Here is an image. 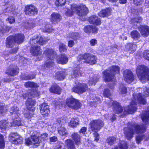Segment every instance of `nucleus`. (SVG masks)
I'll list each match as a JSON object with an SVG mask.
<instances>
[{
	"label": "nucleus",
	"mask_w": 149,
	"mask_h": 149,
	"mask_svg": "<svg viewBox=\"0 0 149 149\" xmlns=\"http://www.w3.org/2000/svg\"><path fill=\"white\" fill-rule=\"evenodd\" d=\"M131 36L134 40H137L141 36L138 31L136 30H134L131 33Z\"/></svg>",
	"instance_id": "31"
},
{
	"label": "nucleus",
	"mask_w": 149,
	"mask_h": 149,
	"mask_svg": "<svg viewBox=\"0 0 149 149\" xmlns=\"http://www.w3.org/2000/svg\"><path fill=\"white\" fill-rule=\"evenodd\" d=\"M13 37L14 38V39L15 43H17L18 44L22 43L24 38V35L21 34H17Z\"/></svg>",
	"instance_id": "27"
},
{
	"label": "nucleus",
	"mask_w": 149,
	"mask_h": 149,
	"mask_svg": "<svg viewBox=\"0 0 149 149\" xmlns=\"http://www.w3.org/2000/svg\"><path fill=\"white\" fill-rule=\"evenodd\" d=\"M129 46L130 47V49L131 50V51H133L134 52L136 50V45L135 44H132L130 43L129 44Z\"/></svg>",
	"instance_id": "60"
},
{
	"label": "nucleus",
	"mask_w": 149,
	"mask_h": 149,
	"mask_svg": "<svg viewBox=\"0 0 149 149\" xmlns=\"http://www.w3.org/2000/svg\"><path fill=\"white\" fill-rule=\"evenodd\" d=\"M24 85L26 87L36 88L38 87L37 84L30 81L25 82Z\"/></svg>",
	"instance_id": "39"
},
{
	"label": "nucleus",
	"mask_w": 149,
	"mask_h": 149,
	"mask_svg": "<svg viewBox=\"0 0 149 149\" xmlns=\"http://www.w3.org/2000/svg\"><path fill=\"white\" fill-rule=\"evenodd\" d=\"M57 123L58 124V128L59 127L58 130L59 134L61 136H65L67 134V132L65 128L61 126L62 124L65 123V121L63 118H59L57 119Z\"/></svg>",
	"instance_id": "9"
},
{
	"label": "nucleus",
	"mask_w": 149,
	"mask_h": 149,
	"mask_svg": "<svg viewBox=\"0 0 149 149\" xmlns=\"http://www.w3.org/2000/svg\"><path fill=\"white\" fill-rule=\"evenodd\" d=\"M38 44L41 45L45 44L49 40L47 38L41 36H38Z\"/></svg>",
	"instance_id": "34"
},
{
	"label": "nucleus",
	"mask_w": 149,
	"mask_h": 149,
	"mask_svg": "<svg viewBox=\"0 0 149 149\" xmlns=\"http://www.w3.org/2000/svg\"><path fill=\"white\" fill-rule=\"evenodd\" d=\"M68 60V58L65 54H62L58 56L56 58L57 62L58 63L64 64L66 63Z\"/></svg>",
	"instance_id": "21"
},
{
	"label": "nucleus",
	"mask_w": 149,
	"mask_h": 149,
	"mask_svg": "<svg viewBox=\"0 0 149 149\" xmlns=\"http://www.w3.org/2000/svg\"><path fill=\"white\" fill-rule=\"evenodd\" d=\"M50 91L53 93L60 94L61 93L60 88L56 84L52 86L49 89Z\"/></svg>",
	"instance_id": "28"
},
{
	"label": "nucleus",
	"mask_w": 149,
	"mask_h": 149,
	"mask_svg": "<svg viewBox=\"0 0 149 149\" xmlns=\"http://www.w3.org/2000/svg\"><path fill=\"white\" fill-rule=\"evenodd\" d=\"M25 12L26 15L32 16L36 15L38 13V10L35 6L30 5L25 7Z\"/></svg>",
	"instance_id": "10"
},
{
	"label": "nucleus",
	"mask_w": 149,
	"mask_h": 149,
	"mask_svg": "<svg viewBox=\"0 0 149 149\" xmlns=\"http://www.w3.org/2000/svg\"><path fill=\"white\" fill-rule=\"evenodd\" d=\"M143 121L146 124H147L149 122V111L146 112L142 117Z\"/></svg>",
	"instance_id": "37"
},
{
	"label": "nucleus",
	"mask_w": 149,
	"mask_h": 149,
	"mask_svg": "<svg viewBox=\"0 0 149 149\" xmlns=\"http://www.w3.org/2000/svg\"><path fill=\"white\" fill-rule=\"evenodd\" d=\"M89 22L92 24L97 25H100L101 23V21L100 18L96 16H93L90 17L89 19Z\"/></svg>",
	"instance_id": "22"
},
{
	"label": "nucleus",
	"mask_w": 149,
	"mask_h": 149,
	"mask_svg": "<svg viewBox=\"0 0 149 149\" xmlns=\"http://www.w3.org/2000/svg\"><path fill=\"white\" fill-rule=\"evenodd\" d=\"M139 30L142 36L144 37H147L149 35V27L147 26L141 25Z\"/></svg>",
	"instance_id": "17"
},
{
	"label": "nucleus",
	"mask_w": 149,
	"mask_h": 149,
	"mask_svg": "<svg viewBox=\"0 0 149 149\" xmlns=\"http://www.w3.org/2000/svg\"><path fill=\"white\" fill-rule=\"evenodd\" d=\"M30 52L33 56L40 55L42 53V50L40 47L34 46H32L30 50Z\"/></svg>",
	"instance_id": "20"
},
{
	"label": "nucleus",
	"mask_w": 149,
	"mask_h": 149,
	"mask_svg": "<svg viewBox=\"0 0 149 149\" xmlns=\"http://www.w3.org/2000/svg\"><path fill=\"white\" fill-rule=\"evenodd\" d=\"M71 9L72 12L70 11L67 12L66 14L69 16H71L73 13L77 14L80 16H83L86 15L88 13L87 8L85 6L82 5L81 6H78L76 4H73L71 6Z\"/></svg>",
	"instance_id": "5"
},
{
	"label": "nucleus",
	"mask_w": 149,
	"mask_h": 149,
	"mask_svg": "<svg viewBox=\"0 0 149 149\" xmlns=\"http://www.w3.org/2000/svg\"><path fill=\"white\" fill-rule=\"evenodd\" d=\"M65 0H56V4L57 6H62L64 5Z\"/></svg>",
	"instance_id": "53"
},
{
	"label": "nucleus",
	"mask_w": 149,
	"mask_h": 149,
	"mask_svg": "<svg viewBox=\"0 0 149 149\" xmlns=\"http://www.w3.org/2000/svg\"><path fill=\"white\" fill-rule=\"evenodd\" d=\"M7 122L5 120H3L0 122V129L2 131L5 130L7 127Z\"/></svg>",
	"instance_id": "44"
},
{
	"label": "nucleus",
	"mask_w": 149,
	"mask_h": 149,
	"mask_svg": "<svg viewBox=\"0 0 149 149\" xmlns=\"http://www.w3.org/2000/svg\"><path fill=\"white\" fill-rule=\"evenodd\" d=\"M97 59V58L95 56L88 53L80 54L77 58L79 65L82 61L84 62H86L91 65H93L96 63Z\"/></svg>",
	"instance_id": "6"
},
{
	"label": "nucleus",
	"mask_w": 149,
	"mask_h": 149,
	"mask_svg": "<svg viewBox=\"0 0 149 149\" xmlns=\"http://www.w3.org/2000/svg\"><path fill=\"white\" fill-rule=\"evenodd\" d=\"M116 141V139L114 137H110L107 140V142L109 145H111L113 144Z\"/></svg>",
	"instance_id": "47"
},
{
	"label": "nucleus",
	"mask_w": 149,
	"mask_h": 149,
	"mask_svg": "<svg viewBox=\"0 0 149 149\" xmlns=\"http://www.w3.org/2000/svg\"><path fill=\"white\" fill-rule=\"evenodd\" d=\"M36 101L34 100L32 98H29L27 100L26 105L28 109L29 110L33 111L35 110V108L34 106L35 105Z\"/></svg>",
	"instance_id": "18"
},
{
	"label": "nucleus",
	"mask_w": 149,
	"mask_h": 149,
	"mask_svg": "<svg viewBox=\"0 0 149 149\" xmlns=\"http://www.w3.org/2000/svg\"><path fill=\"white\" fill-rule=\"evenodd\" d=\"M53 60L47 59L44 65L46 69L49 68L53 66L54 63L52 61Z\"/></svg>",
	"instance_id": "32"
},
{
	"label": "nucleus",
	"mask_w": 149,
	"mask_h": 149,
	"mask_svg": "<svg viewBox=\"0 0 149 149\" xmlns=\"http://www.w3.org/2000/svg\"><path fill=\"white\" fill-rule=\"evenodd\" d=\"M119 91L122 94H125L127 92V89L125 86L122 85L120 86L119 88Z\"/></svg>",
	"instance_id": "49"
},
{
	"label": "nucleus",
	"mask_w": 149,
	"mask_h": 149,
	"mask_svg": "<svg viewBox=\"0 0 149 149\" xmlns=\"http://www.w3.org/2000/svg\"><path fill=\"white\" fill-rule=\"evenodd\" d=\"M65 143L68 149H75L74 143L71 140L68 139L66 140Z\"/></svg>",
	"instance_id": "30"
},
{
	"label": "nucleus",
	"mask_w": 149,
	"mask_h": 149,
	"mask_svg": "<svg viewBox=\"0 0 149 149\" xmlns=\"http://www.w3.org/2000/svg\"><path fill=\"white\" fill-rule=\"evenodd\" d=\"M44 29L47 32H51L52 26L48 22L45 23L43 24Z\"/></svg>",
	"instance_id": "43"
},
{
	"label": "nucleus",
	"mask_w": 149,
	"mask_h": 149,
	"mask_svg": "<svg viewBox=\"0 0 149 149\" xmlns=\"http://www.w3.org/2000/svg\"><path fill=\"white\" fill-rule=\"evenodd\" d=\"M136 74L141 81L144 83L149 81V69L143 65H139L136 68Z\"/></svg>",
	"instance_id": "1"
},
{
	"label": "nucleus",
	"mask_w": 149,
	"mask_h": 149,
	"mask_svg": "<svg viewBox=\"0 0 149 149\" xmlns=\"http://www.w3.org/2000/svg\"><path fill=\"white\" fill-rule=\"evenodd\" d=\"M22 25L27 29L32 28L35 26V24L31 21L25 23H23Z\"/></svg>",
	"instance_id": "35"
},
{
	"label": "nucleus",
	"mask_w": 149,
	"mask_h": 149,
	"mask_svg": "<svg viewBox=\"0 0 149 149\" xmlns=\"http://www.w3.org/2000/svg\"><path fill=\"white\" fill-rule=\"evenodd\" d=\"M19 72V69L15 65H11L6 70V73L12 76L17 75Z\"/></svg>",
	"instance_id": "12"
},
{
	"label": "nucleus",
	"mask_w": 149,
	"mask_h": 149,
	"mask_svg": "<svg viewBox=\"0 0 149 149\" xmlns=\"http://www.w3.org/2000/svg\"><path fill=\"white\" fill-rule=\"evenodd\" d=\"M91 128L93 131L96 132L99 130L104 125V123L102 120H93L89 124ZM95 137V140L97 141L99 139V134L96 132L94 133Z\"/></svg>",
	"instance_id": "7"
},
{
	"label": "nucleus",
	"mask_w": 149,
	"mask_h": 149,
	"mask_svg": "<svg viewBox=\"0 0 149 149\" xmlns=\"http://www.w3.org/2000/svg\"><path fill=\"white\" fill-rule=\"evenodd\" d=\"M88 89L87 85L85 84H79L77 86L72 88L73 91L79 94H81L85 92Z\"/></svg>",
	"instance_id": "11"
},
{
	"label": "nucleus",
	"mask_w": 149,
	"mask_h": 149,
	"mask_svg": "<svg viewBox=\"0 0 149 149\" xmlns=\"http://www.w3.org/2000/svg\"><path fill=\"white\" fill-rule=\"evenodd\" d=\"M120 68L117 65H113L103 72V77L106 81H109L114 79V75L119 73Z\"/></svg>",
	"instance_id": "4"
},
{
	"label": "nucleus",
	"mask_w": 149,
	"mask_h": 149,
	"mask_svg": "<svg viewBox=\"0 0 149 149\" xmlns=\"http://www.w3.org/2000/svg\"><path fill=\"white\" fill-rule=\"evenodd\" d=\"M14 38L13 36H11L7 38L6 43L7 47H12L15 42L14 39Z\"/></svg>",
	"instance_id": "25"
},
{
	"label": "nucleus",
	"mask_w": 149,
	"mask_h": 149,
	"mask_svg": "<svg viewBox=\"0 0 149 149\" xmlns=\"http://www.w3.org/2000/svg\"><path fill=\"white\" fill-rule=\"evenodd\" d=\"M73 103V106L74 107V108H71V109H77L80 108L81 104L80 102L77 100L74 99Z\"/></svg>",
	"instance_id": "42"
},
{
	"label": "nucleus",
	"mask_w": 149,
	"mask_h": 149,
	"mask_svg": "<svg viewBox=\"0 0 149 149\" xmlns=\"http://www.w3.org/2000/svg\"><path fill=\"white\" fill-rule=\"evenodd\" d=\"M78 122L79 120L77 118H73L71 119L69 124L71 127H74L78 124Z\"/></svg>",
	"instance_id": "36"
},
{
	"label": "nucleus",
	"mask_w": 149,
	"mask_h": 149,
	"mask_svg": "<svg viewBox=\"0 0 149 149\" xmlns=\"http://www.w3.org/2000/svg\"><path fill=\"white\" fill-rule=\"evenodd\" d=\"M11 29V27L4 25L3 22L0 20V32L3 33L6 31H9Z\"/></svg>",
	"instance_id": "29"
},
{
	"label": "nucleus",
	"mask_w": 149,
	"mask_h": 149,
	"mask_svg": "<svg viewBox=\"0 0 149 149\" xmlns=\"http://www.w3.org/2000/svg\"><path fill=\"white\" fill-rule=\"evenodd\" d=\"M12 110L10 112V113H12V114H16L17 113V108L16 107H14L11 108Z\"/></svg>",
	"instance_id": "63"
},
{
	"label": "nucleus",
	"mask_w": 149,
	"mask_h": 149,
	"mask_svg": "<svg viewBox=\"0 0 149 149\" xmlns=\"http://www.w3.org/2000/svg\"><path fill=\"white\" fill-rule=\"evenodd\" d=\"M15 139H16L15 141H16L17 143V144H21L23 142L22 137L17 133L15 137Z\"/></svg>",
	"instance_id": "51"
},
{
	"label": "nucleus",
	"mask_w": 149,
	"mask_h": 149,
	"mask_svg": "<svg viewBox=\"0 0 149 149\" xmlns=\"http://www.w3.org/2000/svg\"><path fill=\"white\" fill-rule=\"evenodd\" d=\"M61 18L60 15L57 13H54L51 16V20L52 23H55L59 21Z\"/></svg>",
	"instance_id": "24"
},
{
	"label": "nucleus",
	"mask_w": 149,
	"mask_h": 149,
	"mask_svg": "<svg viewBox=\"0 0 149 149\" xmlns=\"http://www.w3.org/2000/svg\"><path fill=\"white\" fill-rule=\"evenodd\" d=\"M48 134L46 133H44L41 134L40 136H39L40 139H41V142L42 141H45L48 139Z\"/></svg>",
	"instance_id": "48"
},
{
	"label": "nucleus",
	"mask_w": 149,
	"mask_h": 149,
	"mask_svg": "<svg viewBox=\"0 0 149 149\" xmlns=\"http://www.w3.org/2000/svg\"><path fill=\"white\" fill-rule=\"evenodd\" d=\"M65 72L63 71H60L57 72L56 74V77L59 80H62L64 79L65 77Z\"/></svg>",
	"instance_id": "33"
},
{
	"label": "nucleus",
	"mask_w": 149,
	"mask_h": 149,
	"mask_svg": "<svg viewBox=\"0 0 149 149\" xmlns=\"http://www.w3.org/2000/svg\"><path fill=\"white\" fill-rule=\"evenodd\" d=\"M21 125V122L19 118H16V120H15L13 122H11V126H19Z\"/></svg>",
	"instance_id": "41"
},
{
	"label": "nucleus",
	"mask_w": 149,
	"mask_h": 149,
	"mask_svg": "<svg viewBox=\"0 0 149 149\" xmlns=\"http://www.w3.org/2000/svg\"><path fill=\"white\" fill-rule=\"evenodd\" d=\"M103 95L105 97L109 98L111 93L108 89H104L103 91Z\"/></svg>",
	"instance_id": "54"
},
{
	"label": "nucleus",
	"mask_w": 149,
	"mask_h": 149,
	"mask_svg": "<svg viewBox=\"0 0 149 149\" xmlns=\"http://www.w3.org/2000/svg\"><path fill=\"white\" fill-rule=\"evenodd\" d=\"M90 45L91 46H94L97 43V40L94 39H92L89 41Z\"/></svg>",
	"instance_id": "59"
},
{
	"label": "nucleus",
	"mask_w": 149,
	"mask_h": 149,
	"mask_svg": "<svg viewBox=\"0 0 149 149\" xmlns=\"http://www.w3.org/2000/svg\"><path fill=\"white\" fill-rule=\"evenodd\" d=\"M39 139V137L36 136H31L30 138L26 139L25 144L29 146L33 145L35 146H39L41 141Z\"/></svg>",
	"instance_id": "8"
},
{
	"label": "nucleus",
	"mask_w": 149,
	"mask_h": 149,
	"mask_svg": "<svg viewBox=\"0 0 149 149\" xmlns=\"http://www.w3.org/2000/svg\"><path fill=\"white\" fill-rule=\"evenodd\" d=\"M134 100H133L130 106L125 108V111L128 113L132 114L136 111L137 109L136 104L139 102L143 104H145L146 101L145 97L142 96L140 93L138 94L134 97Z\"/></svg>",
	"instance_id": "2"
},
{
	"label": "nucleus",
	"mask_w": 149,
	"mask_h": 149,
	"mask_svg": "<svg viewBox=\"0 0 149 149\" xmlns=\"http://www.w3.org/2000/svg\"><path fill=\"white\" fill-rule=\"evenodd\" d=\"M110 103L112 104L113 111L115 113L118 114L122 112L123 109L119 103L117 102L111 101Z\"/></svg>",
	"instance_id": "19"
},
{
	"label": "nucleus",
	"mask_w": 149,
	"mask_h": 149,
	"mask_svg": "<svg viewBox=\"0 0 149 149\" xmlns=\"http://www.w3.org/2000/svg\"><path fill=\"white\" fill-rule=\"evenodd\" d=\"M144 58L149 60V51H145L143 54Z\"/></svg>",
	"instance_id": "61"
},
{
	"label": "nucleus",
	"mask_w": 149,
	"mask_h": 149,
	"mask_svg": "<svg viewBox=\"0 0 149 149\" xmlns=\"http://www.w3.org/2000/svg\"><path fill=\"white\" fill-rule=\"evenodd\" d=\"M99 78L96 77H94L93 78H91L89 81V84L90 85H95V83L98 81Z\"/></svg>",
	"instance_id": "45"
},
{
	"label": "nucleus",
	"mask_w": 149,
	"mask_h": 149,
	"mask_svg": "<svg viewBox=\"0 0 149 149\" xmlns=\"http://www.w3.org/2000/svg\"><path fill=\"white\" fill-rule=\"evenodd\" d=\"M35 77V76H33L29 75H25L22 77V79L24 80H30L33 79Z\"/></svg>",
	"instance_id": "57"
},
{
	"label": "nucleus",
	"mask_w": 149,
	"mask_h": 149,
	"mask_svg": "<svg viewBox=\"0 0 149 149\" xmlns=\"http://www.w3.org/2000/svg\"><path fill=\"white\" fill-rule=\"evenodd\" d=\"M14 10H15V7L14 6L12 5L10 7H8L7 8L6 12H12Z\"/></svg>",
	"instance_id": "64"
},
{
	"label": "nucleus",
	"mask_w": 149,
	"mask_h": 149,
	"mask_svg": "<svg viewBox=\"0 0 149 149\" xmlns=\"http://www.w3.org/2000/svg\"><path fill=\"white\" fill-rule=\"evenodd\" d=\"M111 14V10L110 9L107 8L100 11L98 13V15L100 17H104L110 15Z\"/></svg>",
	"instance_id": "26"
},
{
	"label": "nucleus",
	"mask_w": 149,
	"mask_h": 149,
	"mask_svg": "<svg viewBox=\"0 0 149 149\" xmlns=\"http://www.w3.org/2000/svg\"><path fill=\"white\" fill-rule=\"evenodd\" d=\"M59 49L61 52H65L67 50L66 46L62 43H60L59 44Z\"/></svg>",
	"instance_id": "50"
},
{
	"label": "nucleus",
	"mask_w": 149,
	"mask_h": 149,
	"mask_svg": "<svg viewBox=\"0 0 149 149\" xmlns=\"http://www.w3.org/2000/svg\"><path fill=\"white\" fill-rule=\"evenodd\" d=\"M17 133H12L9 135V139L10 141L13 143L15 144H17V143L15 141V137L17 134Z\"/></svg>",
	"instance_id": "38"
},
{
	"label": "nucleus",
	"mask_w": 149,
	"mask_h": 149,
	"mask_svg": "<svg viewBox=\"0 0 149 149\" xmlns=\"http://www.w3.org/2000/svg\"><path fill=\"white\" fill-rule=\"evenodd\" d=\"M92 29V26L88 25L85 26L84 28V31L85 32L87 33H89L91 32Z\"/></svg>",
	"instance_id": "56"
},
{
	"label": "nucleus",
	"mask_w": 149,
	"mask_h": 149,
	"mask_svg": "<svg viewBox=\"0 0 149 149\" xmlns=\"http://www.w3.org/2000/svg\"><path fill=\"white\" fill-rule=\"evenodd\" d=\"M70 37L75 40L78 39L79 37V35L77 33H73L71 34Z\"/></svg>",
	"instance_id": "55"
},
{
	"label": "nucleus",
	"mask_w": 149,
	"mask_h": 149,
	"mask_svg": "<svg viewBox=\"0 0 149 149\" xmlns=\"http://www.w3.org/2000/svg\"><path fill=\"white\" fill-rule=\"evenodd\" d=\"M144 136H143L142 135L141 136H137L136 137V140L137 143L139 144V143L143 139V137H144Z\"/></svg>",
	"instance_id": "62"
},
{
	"label": "nucleus",
	"mask_w": 149,
	"mask_h": 149,
	"mask_svg": "<svg viewBox=\"0 0 149 149\" xmlns=\"http://www.w3.org/2000/svg\"><path fill=\"white\" fill-rule=\"evenodd\" d=\"M74 100V98H73L67 99L66 102L67 105L70 108H74L73 104Z\"/></svg>",
	"instance_id": "40"
},
{
	"label": "nucleus",
	"mask_w": 149,
	"mask_h": 149,
	"mask_svg": "<svg viewBox=\"0 0 149 149\" xmlns=\"http://www.w3.org/2000/svg\"><path fill=\"white\" fill-rule=\"evenodd\" d=\"M43 54L47 59H54L55 57V52L51 48H47L44 51Z\"/></svg>",
	"instance_id": "16"
},
{
	"label": "nucleus",
	"mask_w": 149,
	"mask_h": 149,
	"mask_svg": "<svg viewBox=\"0 0 149 149\" xmlns=\"http://www.w3.org/2000/svg\"><path fill=\"white\" fill-rule=\"evenodd\" d=\"M40 112L45 117L48 116L50 111L49 106L47 103H43L40 105Z\"/></svg>",
	"instance_id": "13"
},
{
	"label": "nucleus",
	"mask_w": 149,
	"mask_h": 149,
	"mask_svg": "<svg viewBox=\"0 0 149 149\" xmlns=\"http://www.w3.org/2000/svg\"><path fill=\"white\" fill-rule=\"evenodd\" d=\"M54 149H65V148L63 143L60 142L57 144Z\"/></svg>",
	"instance_id": "58"
},
{
	"label": "nucleus",
	"mask_w": 149,
	"mask_h": 149,
	"mask_svg": "<svg viewBox=\"0 0 149 149\" xmlns=\"http://www.w3.org/2000/svg\"><path fill=\"white\" fill-rule=\"evenodd\" d=\"M71 137L77 145H79L81 144V136L77 133H74L72 134Z\"/></svg>",
	"instance_id": "23"
},
{
	"label": "nucleus",
	"mask_w": 149,
	"mask_h": 149,
	"mask_svg": "<svg viewBox=\"0 0 149 149\" xmlns=\"http://www.w3.org/2000/svg\"><path fill=\"white\" fill-rule=\"evenodd\" d=\"M134 129L136 132L143 133L144 132L146 129L145 125H142L140 126L137 124L132 125L131 127H125L124 129V133L126 138L130 140L132 137L134 132L133 130Z\"/></svg>",
	"instance_id": "3"
},
{
	"label": "nucleus",
	"mask_w": 149,
	"mask_h": 149,
	"mask_svg": "<svg viewBox=\"0 0 149 149\" xmlns=\"http://www.w3.org/2000/svg\"><path fill=\"white\" fill-rule=\"evenodd\" d=\"M5 145L3 136L0 134V149L3 148Z\"/></svg>",
	"instance_id": "52"
},
{
	"label": "nucleus",
	"mask_w": 149,
	"mask_h": 149,
	"mask_svg": "<svg viewBox=\"0 0 149 149\" xmlns=\"http://www.w3.org/2000/svg\"><path fill=\"white\" fill-rule=\"evenodd\" d=\"M38 36H34L32 38L30 39V43L31 44L32 46L34 44H38Z\"/></svg>",
	"instance_id": "46"
},
{
	"label": "nucleus",
	"mask_w": 149,
	"mask_h": 149,
	"mask_svg": "<svg viewBox=\"0 0 149 149\" xmlns=\"http://www.w3.org/2000/svg\"><path fill=\"white\" fill-rule=\"evenodd\" d=\"M123 76L124 80L127 82L130 83L134 80L133 75L132 72L128 70L124 72Z\"/></svg>",
	"instance_id": "14"
},
{
	"label": "nucleus",
	"mask_w": 149,
	"mask_h": 149,
	"mask_svg": "<svg viewBox=\"0 0 149 149\" xmlns=\"http://www.w3.org/2000/svg\"><path fill=\"white\" fill-rule=\"evenodd\" d=\"M78 61H77V67L74 68L72 74H71L72 77H75L79 76H82L83 75V73L82 72V68H80V64L79 65L78 64Z\"/></svg>",
	"instance_id": "15"
}]
</instances>
